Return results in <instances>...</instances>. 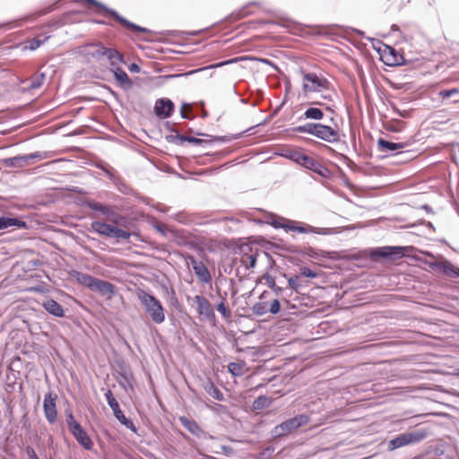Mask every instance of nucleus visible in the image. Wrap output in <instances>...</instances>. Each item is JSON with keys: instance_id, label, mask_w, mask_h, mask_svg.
I'll use <instances>...</instances> for the list:
<instances>
[{"instance_id": "dca6fc26", "label": "nucleus", "mask_w": 459, "mask_h": 459, "mask_svg": "<svg viewBox=\"0 0 459 459\" xmlns=\"http://www.w3.org/2000/svg\"><path fill=\"white\" fill-rule=\"evenodd\" d=\"M56 400L57 395L56 394L49 392L45 394L43 410L45 417L50 424L55 423L57 419Z\"/></svg>"}, {"instance_id": "c756f323", "label": "nucleus", "mask_w": 459, "mask_h": 459, "mask_svg": "<svg viewBox=\"0 0 459 459\" xmlns=\"http://www.w3.org/2000/svg\"><path fill=\"white\" fill-rule=\"evenodd\" d=\"M384 58H385V63L388 65H399L400 60L403 59V56L400 55H396L394 53V49L392 48H388V54L384 55Z\"/></svg>"}, {"instance_id": "09e8293b", "label": "nucleus", "mask_w": 459, "mask_h": 459, "mask_svg": "<svg viewBox=\"0 0 459 459\" xmlns=\"http://www.w3.org/2000/svg\"><path fill=\"white\" fill-rule=\"evenodd\" d=\"M49 12H50V8L46 9V10H44V11L40 12V13H39V15H43V14H46V13H49Z\"/></svg>"}, {"instance_id": "e433bc0d", "label": "nucleus", "mask_w": 459, "mask_h": 459, "mask_svg": "<svg viewBox=\"0 0 459 459\" xmlns=\"http://www.w3.org/2000/svg\"><path fill=\"white\" fill-rule=\"evenodd\" d=\"M299 275H295V276H292V277H290L288 279V284H289V287L294 290H298L300 284H299Z\"/></svg>"}, {"instance_id": "8fccbe9b", "label": "nucleus", "mask_w": 459, "mask_h": 459, "mask_svg": "<svg viewBox=\"0 0 459 459\" xmlns=\"http://www.w3.org/2000/svg\"><path fill=\"white\" fill-rule=\"evenodd\" d=\"M232 62H233V60H229V61H226V62H223V63H220L216 66H221V65H223L225 64H230V63H232Z\"/></svg>"}, {"instance_id": "4468645a", "label": "nucleus", "mask_w": 459, "mask_h": 459, "mask_svg": "<svg viewBox=\"0 0 459 459\" xmlns=\"http://www.w3.org/2000/svg\"><path fill=\"white\" fill-rule=\"evenodd\" d=\"M195 304L196 312L201 320L212 321L215 319L213 307L210 301L202 295H195L193 298Z\"/></svg>"}, {"instance_id": "49530a36", "label": "nucleus", "mask_w": 459, "mask_h": 459, "mask_svg": "<svg viewBox=\"0 0 459 459\" xmlns=\"http://www.w3.org/2000/svg\"><path fill=\"white\" fill-rule=\"evenodd\" d=\"M394 3L397 4L399 6H403L410 2V0H393Z\"/></svg>"}, {"instance_id": "c9c22d12", "label": "nucleus", "mask_w": 459, "mask_h": 459, "mask_svg": "<svg viewBox=\"0 0 459 459\" xmlns=\"http://www.w3.org/2000/svg\"><path fill=\"white\" fill-rule=\"evenodd\" d=\"M216 309L218 310V312H220L221 314V316L224 317V318H229L230 317V311L228 309V307H226L224 301H221V303H219L216 307Z\"/></svg>"}, {"instance_id": "39448f33", "label": "nucleus", "mask_w": 459, "mask_h": 459, "mask_svg": "<svg viewBox=\"0 0 459 459\" xmlns=\"http://www.w3.org/2000/svg\"><path fill=\"white\" fill-rule=\"evenodd\" d=\"M424 254L430 258V260H424L423 263L429 266L432 271L442 272L445 275L449 277L459 276V268H456L448 260L442 256H436L430 252H424Z\"/></svg>"}, {"instance_id": "de8ad7c7", "label": "nucleus", "mask_w": 459, "mask_h": 459, "mask_svg": "<svg viewBox=\"0 0 459 459\" xmlns=\"http://www.w3.org/2000/svg\"><path fill=\"white\" fill-rule=\"evenodd\" d=\"M398 114L403 117H406L408 116V112L406 110L401 112V111H397Z\"/></svg>"}, {"instance_id": "7ed1b4c3", "label": "nucleus", "mask_w": 459, "mask_h": 459, "mask_svg": "<svg viewBox=\"0 0 459 459\" xmlns=\"http://www.w3.org/2000/svg\"><path fill=\"white\" fill-rule=\"evenodd\" d=\"M302 91L305 96L313 93H323L330 90V81L322 74L301 71Z\"/></svg>"}, {"instance_id": "9d476101", "label": "nucleus", "mask_w": 459, "mask_h": 459, "mask_svg": "<svg viewBox=\"0 0 459 459\" xmlns=\"http://www.w3.org/2000/svg\"><path fill=\"white\" fill-rule=\"evenodd\" d=\"M66 423L70 432L76 441L86 450H91L93 442L88 433L82 429L81 424L75 420L74 415L69 413L66 417Z\"/></svg>"}, {"instance_id": "6e6552de", "label": "nucleus", "mask_w": 459, "mask_h": 459, "mask_svg": "<svg viewBox=\"0 0 459 459\" xmlns=\"http://www.w3.org/2000/svg\"><path fill=\"white\" fill-rule=\"evenodd\" d=\"M280 309L279 300L272 298V294L269 291H264L259 297V300L252 307L253 313L256 316H264L268 312L277 314Z\"/></svg>"}, {"instance_id": "412c9836", "label": "nucleus", "mask_w": 459, "mask_h": 459, "mask_svg": "<svg viewBox=\"0 0 459 459\" xmlns=\"http://www.w3.org/2000/svg\"><path fill=\"white\" fill-rule=\"evenodd\" d=\"M71 276L80 284L89 288L91 290L93 287L96 278L79 271H73Z\"/></svg>"}, {"instance_id": "a211bd4d", "label": "nucleus", "mask_w": 459, "mask_h": 459, "mask_svg": "<svg viewBox=\"0 0 459 459\" xmlns=\"http://www.w3.org/2000/svg\"><path fill=\"white\" fill-rule=\"evenodd\" d=\"M107 48L100 43H91L82 47L81 52L88 58L99 60L105 56Z\"/></svg>"}, {"instance_id": "20e7f679", "label": "nucleus", "mask_w": 459, "mask_h": 459, "mask_svg": "<svg viewBox=\"0 0 459 459\" xmlns=\"http://www.w3.org/2000/svg\"><path fill=\"white\" fill-rule=\"evenodd\" d=\"M136 296L141 304L144 307L146 312L149 314L152 322L160 325L165 321V308L156 297L147 293L143 290H138L136 291Z\"/></svg>"}, {"instance_id": "473e14b6", "label": "nucleus", "mask_w": 459, "mask_h": 459, "mask_svg": "<svg viewBox=\"0 0 459 459\" xmlns=\"http://www.w3.org/2000/svg\"><path fill=\"white\" fill-rule=\"evenodd\" d=\"M229 371L236 377L241 376L243 374V366L239 363L230 362L228 365Z\"/></svg>"}, {"instance_id": "72a5a7b5", "label": "nucleus", "mask_w": 459, "mask_h": 459, "mask_svg": "<svg viewBox=\"0 0 459 459\" xmlns=\"http://www.w3.org/2000/svg\"><path fill=\"white\" fill-rule=\"evenodd\" d=\"M457 94H459V88H453L450 90H443V91H440L438 93L439 97H441L442 99H447V98H450V97L457 95Z\"/></svg>"}, {"instance_id": "a878e982", "label": "nucleus", "mask_w": 459, "mask_h": 459, "mask_svg": "<svg viewBox=\"0 0 459 459\" xmlns=\"http://www.w3.org/2000/svg\"><path fill=\"white\" fill-rule=\"evenodd\" d=\"M377 144L382 152H394L406 146L404 143H392L383 138L378 139Z\"/></svg>"}, {"instance_id": "864d4df0", "label": "nucleus", "mask_w": 459, "mask_h": 459, "mask_svg": "<svg viewBox=\"0 0 459 459\" xmlns=\"http://www.w3.org/2000/svg\"><path fill=\"white\" fill-rule=\"evenodd\" d=\"M455 151H457L459 152V143L455 146Z\"/></svg>"}, {"instance_id": "7c9ffc66", "label": "nucleus", "mask_w": 459, "mask_h": 459, "mask_svg": "<svg viewBox=\"0 0 459 459\" xmlns=\"http://www.w3.org/2000/svg\"><path fill=\"white\" fill-rule=\"evenodd\" d=\"M48 39V37H46L43 40L39 39L37 38L26 40L23 43V49L35 50V49L39 48Z\"/></svg>"}, {"instance_id": "a18cd8bd", "label": "nucleus", "mask_w": 459, "mask_h": 459, "mask_svg": "<svg viewBox=\"0 0 459 459\" xmlns=\"http://www.w3.org/2000/svg\"><path fill=\"white\" fill-rule=\"evenodd\" d=\"M129 71L130 72H133V73H138L140 71V67L138 66V65L136 64H131L128 67Z\"/></svg>"}, {"instance_id": "0eeeda50", "label": "nucleus", "mask_w": 459, "mask_h": 459, "mask_svg": "<svg viewBox=\"0 0 459 459\" xmlns=\"http://www.w3.org/2000/svg\"><path fill=\"white\" fill-rule=\"evenodd\" d=\"M310 418L307 414H299L290 418L274 427L273 433L274 437H280L292 433L299 428L308 424Z\"/></svg>"}, {"instance_id": "58836bf2", "label": "nucleus", "mask_w": 459, "mask_h": 459, "mask_svg": "<svg viewBox=\"0 0 459 459\" xmlns=\"http://www.w3.org/2000/svg\"><path fill=\"white\" fill-rule=\"evenodd\" d=\"M123 218L117 214V213H111L110 216L108 218V220L109 221H111L112 223L114 224H119L120 223V221L122 220Z\"/></svg>"}, {"instance_id": "2f4dec72", "label": "nucleus", "mask_w": 459, "mask_h": 459, "mask_svg": "<svg viewBox=\"0 0 459 459\" xmlns=\"http://www.w3.org/2000/svg\"><path fill=\"white\" fill-rule=\"evenodd\" d=\"M44 80V74H36L30 79V87L32 89H38L43 84Z\"/></svg>"}, {"instance_id": "f704fd0d", "label": "nucleus", "mask_w": 459, "mask_h": 459, "mask_svg": "<svg viewBox=\"0 0 459 459\" xmlns=\"http://www.w3.org/2000/svg\"><path fill=\"white\" fill-rule=\"evenodd\" d=\"M299 276L307 277V278H316L318 273L308 267H301Z\"/></svg>"}, {"instance_id": "f3484780", "label": "nucleus", "mask_w": 459, "mask_h": 459, "mask_svg": "<svg viewBox=\"0 0 459 459\" xmlns=\"http://www.w3.org/2000/svg\"><path fill=\"white\" fill-rule=\"evenodd\" d=\"M269 224L276 229H284L287 232L307 233L308 231L305 227L299 225L298 222L281 217L273 218Z\"/></svg>"}, {"instance_id": "b1692460", "label": "nucleus", "mask_w": 459, "mask_h": 459, "mask_svg": "<svg viewBox=\"0 0 459 459\" xmlns=\"http://www.w3.org/2000/svg\"><path fill=\"white\" fill-rule=\"evenodd\" d=\"M43 307L48 313H50L51 315H53L55 316L62 317L65 316V311H64L62 306L52 299L46 300L43 303Z\"/></svg>"}, {"instance_id": "c85d7f7f", "label": "nucleus", "mask_w": 459, "mask_h": 459, "mask_svg": "<svg viewBox=\"0 0 459 459\" xmlns=\"http://www.w3.org/2000/svg\"><path fill=\"white\" fill-rule=\"evenodd\" d=\"M179 420L181 424L184 426V428L186 429L192 434L197 435L198 432L200 431V427L195 420H189L186 417H180Z\"/></svg>"}, {"instance_id": "5701e85b", "label": "nucleus", "mask_w": 459, "mask_h": 459, "mask_svg": "<svg viewBox=\"0 0 459 459\" xmlns=\"http://www.w3.org/2000/svg\"><path fill=\"white\" fill-rule=\"evenodd\" d=\"M105 56H107L109 61L110 70L119 67L118 65L120 63H125L123 55L114 48H107Z\"/></svg>"}, {"instance_id": "bb28decb", "label": "nucleus", "mask_w": 459, "mask_h": 459, "mask_svg": "<svg viewBox=\"0 0 459 459\" xmlns=\"http://www.w3.org/2000/svg\"><path fill=\"white\" fill-rule=\"evenodd\" d=\"M324 112L322 109L316 107L307 108L299 119L321 120L324 118Z\"/></svg>"}, {"instance_id": "4c0bfd02", "label": "nucleus", "mask_w": 459, "mask_h": 459, "mask_svg": "<svg viewBox=\"0 0 459 459\" xmlns=\"http://www.w3.org/2000/svg\"><path fill=\"white\" fill-rule=\"evenodd\" d=\"M91 208L95 211H100L102 213L104 214H108V212H109V208L105 206V205H102L101 204H94Z\"/></svg>"}, {"instance_id": "f8f14e48", "label": "nucleus", "mask_w": 459, "mask_h": 459, "mask_svg": "<svg viewBox=\"0 0 459 459\" xmlns=\"http://www.w3.org/2000/svg\"><path fill=\"white\" fill-rule=\"evenodd\" d=\"M105 396L107 399V402L110 408L113 411L114 416L117 418V420L124 426H126L127 429L132 430L134 433H136V428L134 424V422L131 420H128L123 413V411L120 410L119 403L117 401V399L114 397L112 392L110 390H108L105 393Z\"/></svg>"}, {"instance_id": "423d86ee", "label": "nucleus", "mask_w": 459, "mask_h": 459, "mask_svg": "<svg viewBox=\"0 0 459 459\" xmlns=\"http://www.w3.org/2000/svg\"><path fill=\"white\" fill-rule=\"evenodd\" d=\"M428 435L425 429H417L410 432L400 434L396 437L391 439L388 442V450L393 451L394 449L415 444L422 441Z\"/></svg>"}, {"instance_id": "393cba45", "label": "nucleus", "mask_w": 459, "mask_h": 459, "mask_svg": "<svg viewBox=\"0 0 459 459\" xmlns=\"http://www.w3.org/2000/svg\"><path fill=\"white\" fill-rule=\"evenodd\" d=\"M114 74V76L117 82V83L123 88H130L133 84L131 79L127 75V74L120 67H116L111 70Z\"/></svg>"}, {"instance_id": "ddd939ff", "label": "nucleus", "mask_w": 459, "mask_h": 459, "mask_svg": "<svg viewBox=\"0 0 459 459\" xmlns=\"http://www.w3.org/2000/svg\"><path fill=\"white\" fill-rule=\"evenodd\" d=\"M406 247H382L376 248L371 253V257L373 259L377 258H385L389 261H394L396 259H400L405 255Z\"/></svg>"}, {"instance_id": "9b49d317", "label": "nucleus", "mask_w": 459, "mask_h": 459, "mask_svg": "<svg viewBox=\"0 0 459 459\" xmlns=\"http://www.w3.org/2000/svg\"><path fill=\"white\" fill-rule=\"evenodd\" d=\"M91 228L94 231L106 237L129 239L131 233L116 227L115 225L108 224L103 221H95L91 223Z\"/></svg>"}, {"instance_id": "a19ab883", "label": "nucleus", "mask_w": 459, "mask_h": 459, "mask_svg": "<svg viewBox=\"0 0 459 459\" xmlns=\"http://www.w3.org/2000/svg\"><path fill=\"white\" fill-rule=\"evenodd\" d=\"M212 396L219 401H221L223 399V395H222L221 392L216 387H213Z\"/></svg>"}, {"instance_id": "79ce46f5", "label": "nucleus", "mask_w": 459, "mask_h": 459, "mask_svg": "<svg viewBox=\"0 0 459 459\" xmlns=\"http://www.w3.org/2000/svg\"><path fill=\"white\" fill-rule=\"evenodd\" d=\"M26 451H27L29 459H39L33 448L28 446Z\"/></svg>"}, {"instance_id": "ea45409f", "label": "nucleus", "mask_w": 459, "mask_h": 459, "mask_svg": "<svg viewBox=\"0 0 459 459\" xmlns=\"http://www.w3.org/2000/svg\"><path fill=\"white\" fill-rule=\"evenodd\" d=\"M181 139L183 141H186L188 143H195V144H198V143H202L201 139H198V138H195V137H192V136H183Z\"/></svg>"}, {"instance_id": "c03bdc74", "label": "nucleus", "mask_w": 459, "mask_h": 459, "mask_svg": "<svg viewBox=\"0 0 459 459\" xmlns=\"http://www.w3.org/2000/svg\"><path fill=\"white\" fill-rule=\"evenodd\" d=\"M266 401V398L264 397H259L257 400L255 401L254 403V407L255 408H259L260 405Z\"/></svg>"}, {"instance_id": "aec40b11", "label": "nucleus", "mask_w": 459, "mask_h": 459, "mask_svg": "<svg viewBox=\"0 0 459 459\" xmlns=\"http://www.w3.org/2000/svg\"><path fill=\"white\" fill-rule=\"evenodd\" d=\"M91 290L98 291L100 294L103 296H108V298H111L115 294L116 287L107 281L96 278Z\"/></svg>"}, {"instance_id": "6ab92c4d", "label": "nucleus", "mask_w": 459, "mask_h": 459, "mask_svg": "<svg viewBox=\"0 0 459 459\" xmlns=\"http://www.w3.org/2000/svg\"><path fill=\"white\" fill-rule=\"evenodd\" d=\"M191 264L200 282L210 283L212 281V275L206 265L202 261H197L192 257Z\"/></svg>"}, {"instance_id": "f03ea898", "label": "nucleus", "mask_w": 459, "mask_h": 459, "mask_svg": "<svg viewBox=\"0 0 459 459\" xmlns=\"http://www.w3.org/2000/svg\"><path fill=\"white\" fill-rule=\"evenodd\" d=\"M74 3L82 4L86 6L89 9L95 8L96 13L101 15H108L113 17L118 23H120L122 26H124L126 29L130 30L132 31L136 32H147L149 31L146 28L138 26L136 24H134L127 21L126 19L123 18L121 15H119L116 11L111 10L108 7H106L101 3L96 1V0H73Z\"/></svg>"}, {"instance_id": "4be33fe9", "label": "nucleus", "mask_w": 459, "mask_h": 459, "mask_svg": "<svg viewBox=\"0 0 459 459\" xmlns=\"http://www.w3.org/2000/svg\"><path fill=\"white\" fill-rule=\"evenodd\" d=\"M174 105L169 100H159L155 105L157 115L169 117L173 111Z\"/></svg>"}, {"instance_id": "2eb2a0df", "label": "nucleus", "mask_w": 459, "mask_h": 459, "mask_svg": "<svg viewBox=\"0 0 459 459\" xmlns=\"http://www.w3.org/2000/svg\"><path fill=\"white\" fill-rule=\"evenodd\" d=\"M282 155L309 169H315L317 165L314 158L299 150H286Z\"/></svg>"}, {"instance_id": "37998d69", "label": "nucleus", "mask_w": 459, "mask_h": 459, "mask_svg": "<svg viewBox=\"0 0 459 459\" xmlns=\"http://www.w3.org/2000/svg\"><path fill=\"white\" fill-rule=\"evenodd\" d=\"M191 110V108L190 106L188 105H184L182 108H181V114L183 116V117H188V116L186 114V112L187 111H190Z\"/></svg>"}, {"instance_id": "3c124183", "label": "nucleus", "mask_w": 459, "mask_h": 459, "mask_svg": "<svg viewBox=\"0 0 459 459\" xmlns=\"http://www.w3.org/2000/svg\"><path fill=\"white\" fill-rule=\"evenodd\" d=\"M455 376L456 377H459V368L455 370V372L454 373Z\"/></svg>"}, {"instance_id": "1a4fd4ad", "label": "nucleus", "mask_w": 459, "mask_h": 459, "mask_svg": "<svg viewBox=\"0 0 459 459\" xmlns=\"http://www.w3.org/2000/svg\"><path fill=\"white\" fill-rule=\"evenodd\" d=\"M240 263L246 269L255 267L258 255L263 252L262 247L255 242L243 243L238 247Z\"/></svg>"}, {"instance_id": "603ef678", "label": "nucleus", "mask_w": 459, "mask_h": 459, "mask_svg": "<svg viewBox=\"0 0 459 459\" xmlns=\"http://www.w3.org/2000/svg\"><path fill=\"white\" fill-rule=\"evenodd\" d=\"M323 98H324L325 100H331V98H330V96H325V95H324V96H323Z\"/></svg>"}, {"instance_id": "f257e3e1", "label": "nucleus", "mask_w": 459, "mask_h": 459, "mask_svg": "<svg viewBox=\"0 0 459 459\" xmlns=\"http://www.w3.org/2000/svg\"><path fill=\"white\" fill-rule=\"evenodd\" d=\"M299 134H308L329 143L339 142L340 134L336 128L321 123H307L294 129Z\"/></svg>"}, {"instance_id": "cd10ccee", "label": "nucleus", "mask_w": 459, "mask_h": 459, "mask_svg": "<svg viewBox=\"0 0 459 459\" xmlns=\"http://www.w3.org/2000/svg\"><path fill=\"white\" fill-rule=\"evenodd\" d=\"M25 223L18 219L0 217V230H5L13 226H23Z\"/></svg>"}]
</instances>
